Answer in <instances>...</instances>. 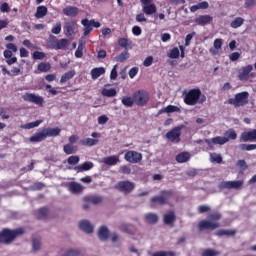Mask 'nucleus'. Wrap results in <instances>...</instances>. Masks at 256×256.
Wrapping results in <instances>:
<instances>
[{
    "label": "nucleus",
    "mask_w": 256,
    "mask_h": 256,
    "mask_svg": "<svg viewBox=\"0 0 256 256\" xmlns=\"http://www.w3.org/2000/svg\"><path fill=\"white\" fill-rule=\"evenodd\" d=\"M183 101L185 105L193 107L197 104L203 105L207 101V96L201 93V89L193 88L183 92Z\"/></svg>",
    "instance_id": "1"
},
{
    "label": "nucleus",
    "mask_w": 256,
    "mask_h": 256,
    "mask_svg": "<svg viewBox=\"0 0 256 256\" xmlns=\"http://www.w3.org/2000/svg\"><path fill=\"white\" fill-rule=\"evenodd\" d=\"M222 215L219 212H212L208 215L209 220H201L198 223L199 231H215V229H219L221 224L217 221H221Z\"/></svg>",
    "instance_id": "2"
},
{
    "label": "nucleus",
    "mask_w": 256,
    "mask_h": 256,
    "mask_svg": "<svg viewBox=\"0 0 256 256\" xmlns=\"http://www.w3.org/2000/svg\"><path fill=\"white\" fill-rule=\"evenodd\" d=\"M25 234V230L23 228L9 229L3 228L0 231V243L2 245H11L16 238Z\"/></svg>",
    "instance_id": "3"
},
{
    "label": "nucleus",
    "mask_w": 256,
    "mask_h": 256,
    "mask_svg": "<svg viewBox=\"0 0 256 256\" xmlns=\"http://www.w3.org/2000/svg\"><path fill=\"white\" fill-rule=\"evenodd\" d=\"M228 105H232L235 109H239V107H245V105H249V92L243 91L236 93L234 98H230L227 100Z\"/></svg>",
    "instance_id": "4"
},
{
    "label": "nucleus",
    "mask_w": 256,
    "mask_h": 256,
    "mask_svg": "<svg viewBox=\"0 0 256 256\" xmlns=\"http://www.w3.org/2000/svg\"><path fill=\"white\" fill-rule=\"evenodd\" d=\"M173 197V192L171 190H162L160 195L154 196L150 199V203L153 207H163L169 203V199Z\"/></svg>",
    "instance_id": "5"
},
{
    "label": "nucleus",
    "mask_w": 256,
    "mask_h": 256,
    "mask_svg": "<svg viewBox=\"0 0 256 256\" xmlns=\"http://www.w3.org/2000/svg\"><path fill=\"white\" fill-rule=\"evenodd\" d=\"M133 96L134 103L138 105V107H145V105L149 103L150 96L149 92H147L146 90H138L134 92Z\"/></svg>",
    "instance_id": "6"
},
{
    "label": "nucleus",
    "mask_w": 256,
    "mask_h": 256,
    "mask_svg": "<svg viewBox=\"0 0 256 256\" xmlns=\"http://www.w3.org/2000/svg\"><path fill=\"white\" fill-rule=\"evenodd\" d=\"M81 25H83L84 30H83V36L88 37V35H91V31H93V27L95 29H99L101 27V23L95 21L94 19L89 20L87 18H84L81 20Z\"/></svg>",
    "instance_id": "7"
},
{
    "label": "nucleus",
    "mask_w": 256,
    "mask_h": 256,
    "mask_svg": "<svg viewBox=\"0 0 256 256\" xmlns=\"http://www.w3.org/2000/svg\"><path fill=\"white\" fill-rule=\"evenodd\" d=\"M184 125L176 126L166 133V139L170 143H181V130L184 128Z\"/></svg>",
    "instance_id": "8"
},
{
    "label": "nucleus",
    "mask_w": 256,
    "mask_h": 256,
    "mask_svg": "<svg viewBox=\"0 0 256 256\" xmlns=\"http://www.w3.org/2000/svg\"><path fill=\"white\" fill-rule=\"evenodd\" d=\"M115 189H117V191H120V193H124L125 195L131 193V191H133V189H135V183L129 181V180H123V181H119L116 186Z\"/></svg>",
    "instance_id": "9"
},
{
    "label": "nucleus",
    "mask_w": 256,
    "mask_h": 256,
    "mask_svg": "<svg viewBox=\"0 0 256 256\" xmlns=\"http://www.w3.org/2000/svg\"><path fill=\"white\" fill-rule=\"evenodd\" d=\"M142 4V11L145 15L151 16L157 13V6L153 3V0H140Z\"/></svg>",
    "instance_id": "10"
},
{
    "label": "nucleus",
    "mask_w": 256,
    "mask_h": 256,
    "mask_svg": "<svg viewBox=\"0 0 256 256\" xmlns=\"http://www.w3.org/2000/svg\"><path fill=\"white\" fill-rule=\"evenodd\" d=\"M22 99H24L28 103H34L35 105H38V107H43V103H45L43 97L35 95L33 93H25L22 96Z\"/></svg>",
    "instance_id": "11"
},
{
    "label": "nucleus",
    "mask_w": 256,
    "mask_h": 256,
    "mask_svg": "<svg viewBox=\"0 0 256 256\" xmlns=\"http://www.w3.org/2000/svg\"><path fill=\"white\" fill-rule=\"evenodd\" d=\"M124 159L128 163H139L143 160V155L137 151L130 150L125 153Z\"/></svg>",
    "instance_id": "12"
},
{
    "label": "nucleus",
    "mask_w": 256,
    "mask_h": 256,
    "mask_svg": "<svg viewBox=\"0 0 256 256\" xmlns=\"http://www.w3.org/2000/svg\"><path fill=\"white\" fill-rule=\"evenodd\" d=\"M218 187L219 189H241L243 187V180L222 181Z\"/></svg>",
    "instance_id": "13"
},
{
    "label": "nucleus",
    "mask_w": 256,
    "mask_h": 256,
    "mask_svg": "<svg viewBox=\"0 0 256 256\" xmlns=\"http://www.w3.org/2000/svg\"><path fill=\"white\" fill-rule=\"evenodd\" d=\"M240 141L242 143L256 142V129L242 132Z\"/></svg>",
    "instance_id": "14"
},
{
    "label": "nucleus",
    "mask_w": 256,
    "mask_h": 256,
    "mask_svg": "<svg viewBox=\"0 0 256 256\" xmlns=\"http://www.w3.org/2000/svg\"><path fill=\"white\" fill-rule=\"evenodd\" d=\"M251 71H253V65H251V64L242 67L238 71V79H239V81H249Z\"/></svg>",
    "instance_id": "15"
},
{
    "label": "nucleus",
    "mask_w": 256,
    "mask_h": 256,
    "mask_svg": "<svg viewBox=\"0 0 256 256\" xmlns=\"http://www.w3.org/2000/svg\"><path fill=\"white\" fill-rule=\"evenodd\" d=\"M194 23L196 25H199L200 27H205L206 25H209L213 23V18L211 15H200L195 18Z\"/></svg>",
    "instance_id": "16"
},
{
    "label": "nucleus",
    "mask_w": 256,
    "mask_h": 256,
    "mask_svg": "<svg viewBox=\"0 0 256 256\" xmlns=\"http://www.w3.org/2000/svg\"><path fill=\"white\" fill-rule=\"evenodd\" d=\"M164 225H169L173 227L175 221H177V216L175 215L174 211H170L163 216Z\"/></svg>",
    "instance_id": "17"
},
{
    "label": "nucleus",
    "mask_w": 256,
    "mask_h": 256,
    "mask_svg": "<svg viewBox=\"0 0 256 256\" xmlns=\"http://www.w3.org/2000/svg\"><path fill=\"white\" fill-rule=\"evenodd\" d=\"M78 227L85 233H93V225H91L90 221L82 220L79 222Z\"/></svg>",
    "instance_id": "18"
},
{
    "label": "nucleus",
    "mask_w": 256,
    "mask_h": 256,
    "mask_svg": "<svg viewBox=\"0 0 256 256\" xmlns=\"http://www.w3.org/2000/svg\"><path fill=\"white\" fill-rule=\"evenodd\" d=\"M63 14L66 15V17H77V15H79V8L68 6L63 9Z\"/></svg>",
    "instance_id": "19"
},
{
    "label": "nucleus",
    "mask_w": 256,
    "mask_h": 256,
    "mask_svg": "<svg viewBox=\"0 0 256 256\" xmlns=\"http://www.w3.org/2000/svg\"><path fill=\"white\" fill-rule=\"evenodd\" d=\"M69 191H71V193H74L75 195H79L81 193H83V186L77 182H71L68 185Z\"/></svg>",
    "instance_id": "20"
},
{
    "label": "nucleus",
    "mask_w": 256,
    "mask_h": 256,
    "mask_svg": "<svg viewBox=\"0 0 256 256\" xmlns=\"http://www.w3.org/2000/svg\"><path fill=\"white\" fill-rule=\"evenodd\" d=\"M93 167H95L93 162H84L83 164L76 166L74 169L77 171V173H83V171H91Z\"/></svg>",
    "instance_id": "21"
},
{
    "label": "nucleus",
    "mask_w": 256,
    "mask_h": 256,
    "mask_svg": "<svg viewBox=\"0 0 256 256\" xmlns=\"http://www.w3.org/2000/svg\"><path fill=\"white\" fill-rule=\"evenodd\" d=\"M144 219L148 225H155L159 221V216L156 213L150 212L145 214Z\"/></svg>",
    "instance_id": "22"
},
{
    "label": "nucleus",
    "mask_w": 256,
    "mask_h": 256,
    "mask_svg": "<svg viewBox=\"0 0 256 256\" xmlns=\"http://www.w3.org/2000/svg\"><path fill=\"white\" fill-rule=\"evenodd\" d=\"M45 139H47V137L43 129L30 137L31 143H41V141H45Z\"/></svg>",
    "instance_id": "23"
},
{
    "label": "nucleus",
    "mask_w": 256,
    "mask_h": 256,
    "mask_svg": "<svg viewBox=\"0 0 256 256\" xmlns=\"http://www.w3.org/2000/svg\"><path fill=\"white\" fill-rule=\"evenodd\" d=\"M75 33V22H66L64 25V34L71 37Z\"/></svg>",
    "instance_id": "24"
},
{
    "label": "nucleus",
    "mask_w": 256,
    "mask_h": 256,
    "mask_svg": "<svg viewBox=\"0 0 256 256\" xmlns=\"http://www.w3.org/2000/svg\"><path fill=\"white\" fill-rule=\"evenodd\" d=\"M102 163L108 165L109 167H113L119 163V156L113 155L103 158Z\"/></svg>",
    "instance_id": "25"
},
{
    "label": "nucleus",
    "mask_w": 256,
    "mask_h": 256,
    "mask_svg": "<svg viewBox=\"0 0 256 256\" xmlns=\"http://www.w3.org/2000/svg\"><path fill=\"white\" fill-rule=\"evenodd\" d=\"M91 79L95 81V79H99L101 75H105V68L104 67H96L93 68L90 72Z\"/></svg>",
    "instance_id": "26"
},
{
    "label": "nucleus",
    "mask_w": 256,
    "mask_h": 256,
    "mask_svg": "<svg viewBox=\"0 0 256 256\" xmlns=\"http://www.w3.org/2000/svg\"><path fill=\"white\" fill-rule=\"evenodd\" d=\"M98 237L100 241H107L109 239V228L101 226L98 230Z\"/></svg>",
    "instance_id": "27"
},
{
    "label": "nucleus",
    "mask_w": 256,
    "mask_h": 256,
    "mask_svg": "<svg viewBox=\"0 0 256 256\" xmlns=\"http://www.w3.org/2000/svg\"><path fill=\"white\" fill-rule=\"evenodd\" d=\"M43 131L46 137H57L61 134V130L59 128H44Z\"/></svg>",
    "instance_id": "28"
},
{
    "label": "nucleus",
    "mask_w": 256,
    "mask_h": 256,
    "mask_svg": "<svg viewBox=\"0 0 256 256\" xmlns=\"http://www.w3.org/2000/svg\"><path fill=\"white\" fill-rule=\"evenodd\" d=\"M237 234V230H225V229H220L218 230L215 235H217V237H234V235Z\"/></svg>",
    "instance_id": "29"
},
{
    "label": "nucleus",
    "mask_w": 256,
    "mask_h": 256,
    "mask_svg": "<svg viewBox=\"0 0 256 256\" xmlns=\"http://www.w3.org/2000/svg\"><path fill=\"white\" fill-rule=\"evenodd\" d=\"M49 215V208L42 207L36 211V219L43 221Z\"/></svg>",
    "instance_id": "30"
},
{
    "label": "nucleus",
    "mask_w": 256,
    "mask_h": 256,
    "mask_svg": "<svg viewBox=\"0 0 256 256\" xmlns=\"http://www.w3.org/2000/svg\"><path fill=\"white\" fill-rule=\"evenodd\" d=\"M191 159V154L189 152H182L176 155L177 163H187Z\"/></svg>",
    "instance_id": "31"
},
{
    "label": "nucleus",
    "mask_w": 256,
    "mask_h": 256,
    "mask_svg": "<svg viewBox=\"0 0 256 256\" xmlns=\"http://www.w3.org/2000/svg\"><path fill=\"white\" fill-rule=\"evenodd\" d=\"M77 75V72L75 70H70L66 73H64L61 76L60 83H67V81H70V79H73Z\"/></svg>",
    "instance_id": "32"
},
{
    "label": "nucleus",
    "mask_w": 256,
    "mask_h": 256,
    "mask_svg": "<svg viewBox=\"0 0 256 256\" xmlns=\"http://www.w3.org/2000/svg\"><path fill=\"white\" fill-rule=\"evenodd\" d=\"M48 13V9L46 8V6H38L36 9V13H35V17L36 19H43V17H45V15H47Z\"/></svg>",
    "instance_id": "33"
},
{
    "label": "nucleus",
    "mask_w": 256,
    "mask_h": 256,
    "mask_svg": "<svg viewBox=\"0 0 256 256\" xmlns=\"http://www.w3.org/2000/svg\"><path fill=\"white\" fill-rule=\"evenodd\" d=\"M213 145H225V143H229V138L225 136H216L211 139Z\"/></svg>",
    "instance_id": "34"
},
{
    "label": "nucleus",
    "mask_w": 256,
    "mask_h": 256,
    "mask_svg": "<svg viewBox=\"0 0 256 256\" xmlns=\"http://www.w3.org/2000/svg\"><path fill=\"white\" fill-rule=\"evenodd\" d=\"M37 69L40 73H47L48 71H51V63L41 62L38 64Z\"/></svg>",
    "instance_id": "35"
},
{
    "label": "nucleus",
    "mask_w": 256,
    "mask_h": 256,
    "mask_svg": "<svg viewBox=\"0 0 256 256\" xmlns=\"http://www.w3.org/2000/svg\"><path fill=\"white\" fill-rule=\"evenodd\" d=\"M244 23H245V19H243V17H236L230 23V27H232V29H239V27H241Z\"/></svg>",
    "instance_id": "36"
},
{
    "label": "nucleus",
    "mask_w": 256,
    "mask_h": 256,
    "mask_svg": "<svg viewBox=\"0 0 256 256\" xmlns=\"http://www.w3.org/2000/svg\"><path fill=\"white\" fill-rule=\"evenodd\" d=\"M99 143V140L93 138H85L80 141V144L84 145L85 147H93Z\"/></svg>",
    "instance_id": "37"
},
{
    "label": "nucleus",
    "mask_w": 256,
    "mask_h": 256,
    "mask_svg": "<svg viewBox=\"0 0 256 256\" xmlns=\"http://www.w3.org/2000/svg\"><path fill=\"white\" fill-rule=\"evenodd\" d=\"M118 45L119 47H123L124 49H127V47H131V45H133V42L129 40V38H119Z\"/></svg>",
    "instance_id": "38"
},
{
    "label": "nucleus",
    "mask_w": 256,
    "mask_h": 256,
    "mask_svg": "<svg viewBox=\"0 0 256 256\" xmlns=\"http://www.w3.org/2000/svg\"><path fill=\"white\" fill-rule=\"evenodd\" d=\"M238 149H240V151H255L256 149V144H239L238 145Z\"/></svg>",
    "instance_id": "39"
},
{
    "label": "nucleus",
    "mask_w": 256,
    "mask_h": 256,
    "mask_svg": "<svg viewBox=\"0 0 256 256\" xmlns=\"http://www.w3.org/2000/svg\"><path fill=\"white\" fill-rule=\"evenodd\" d=\"M58 40L56 36H50L49 40L47 41L48 49H57Z\"/></svg>",
    "instance_id": "40"
},
{
    "label": "nucleus",
    "mask_w": 256,
    "mask_h": 256,
    "mask_svg": "<svg viewBox=\"0 0 256 256\" xmlns=\"http://www.w3.org/2000/svg\"><path fill=\"white\" fill-rule=\"evenodd\" d=\"M67 47H69L68 39L62 38V39L58 40L56 50H61V49L65 50V49H67Z\"/></svg>",
    "instance_id": "41"
},
{
    "label": "nucleus",
    "mask_w": 256,
    "mask_h": 256,
    "mask_svg": "<svg viewBox=\"0 0 256 256\" xmlns=\"http://www.w3.org/2000/svg\"><path fill=\"white\" fill-rule=\"evenodd\" d=\"M224 135L228 141H235V139H237V132H235L233 128L228 129Z\"/></svg>",
    "instance_id": "42"
},
{
    "label": "nucleus",
    "mask_w": 256,
    "mask_h": 256,
    "mask_svg": "<svg viewBox=\"0 0 256 256\" xmlns=\"http://www.w3.org/2000/svg\"><path fill=\"white\" fill-rule=\"evenodd\" d=\"M63 151L66 155H73V153L77 152V148L72 144H66L64 145Z\"/></svg>",
    "instance_id": "43"
},
{
    "label": "nucleus",
    "mask_w": 256,
    "mask_h": 256,
    "mask_svg": "<svg viewBox=\"0 0 256 256\" xmlns=\"http://www.w3.org/2000/svg\"><path fill=\"white\" fill-rule=\"evenodd\" d=\"M42 123H43V120H36L34 122L24 124L22 126V129H34V127H39Z\"/></svg>",
    "instance_id": "44"
},
{
    "label": "nucleus",
    "mask_w": 256,
    "mask_h": 256,
    "mask_svg": "<svg viewBox=\"0 0 256 256\" xmlns=\"http://www.w3.org/2000/svg\"><path fill=\"white\" fill-rule=\"evenodd\" d=\"M179 55V48L174 47L168 52L167 57H169V59H179Z\"/></svg>",
    "instance_id": "45"
},
{
    "label": "nucleus",
    "mask_w": 256,
    "mask_h": 256,
    "mask_svg": "<svg viewBox=\"0 0 256 256\" xmlns=\"http://www.w3.org/2000/svg\"><path fill=\"white\" fill-rule=\"evenodd\" d=\"M135 103L134 96L131 97H124L122 98V105L125 107H133V104Z\"/></svg>",
    "instance_id": "46"
},
{
    "label": "nucleus",
    "mask_w": 256,
    "mask_h": 256,
    "mask_svg": "<svg viewBox=\"0 0 256 256\" xmlns=\"http://www.w3.org/2000/svg\"><path fill=\"white\" fill-rule=\"evenodd\" d=\"M102 95H103V97H115L117 95V90H115V88L103 89Z\"/></svg>",
    "instance_id": "47"
},
{
    "label": "nucleus",
    "mask_w": 256,
    "mask_h": 256,
    "mask_svg": "<svg viewBox=\"0 0 256 256\" xmlns=\"http://www.w3.org/2000/svg\"><path fill=\"white\" fill-rule=\"evenodd\" d=\"M129 58V53L128 52H122L118 56L115 57V60L118 61V63H123L127 61Z\"/></svg>",
    "instance_id": "48"
},
{
    "label": "nucleus",
    "mask_w": 256,
    "mask_h": 256,
    "mask_svg": "<svg viewBox=\"0 0 256 256\" xmlns=\"http://www.w3.org/2000/svg\"><path fill=\"white\" fill-rule=\"evenodd\" d=\"M88 201L89 203H92V205H99V203L103 202V198L100 196H90Z\"/></svg>",
    "instance_id": "49"
},
{
    "label": "nucleus",
    "mask_w": 256,
    "mask_h": 256,
    "mask_svg": "<svg viewBox=\"0 0 256 256\" xmlns=\"http://www.w3.org/2000/svg\"><path fill=\"white\" fill-rule=\"evenodd\" d=\"M166 113H181V108L175 105L166 106Z\"/></svg>",
    "instance_id": "50"
},
{
    "label": "nucleus",
    "mask_w": 256,
    "mask_h": 256,
    "mask_svg": "<svg viewBox=\"0 0 256 256\" xmlns=\"http://www.w3.org/2000/svg\"><path fill=\"white\" fill-rule=\"evenodd\" d=\"M173 251H157L152 254V256H175Z\"/></svg>",
    "instance_id": "51"
},
{
    "label": "nucleus",
    "mask_w": 256,
    "mask_h": 256,
    "mask_svg": "<svg viewBox=\"0 0 256 256\" xmlns=\"http://www.w3.org/2000/svg\"><path fill=\"white\" fill-rule=\"evenodd\" d=\"M45 57H46L45 52H41V51H35V52H33V54H32V58H33L34 60H40V61H42V59H44Z\"/></svg>",
    "instance_id": "52"
},
{
    "label": "nucleus",
    "mask_w": 256,
    "mask_h": 256,
    "mask_svg": "<svg viewBox=\"0 0 256 256\" xmlns=\"http://www.w3.org/2000/svg\"><path fill=\"white\" fill-rule=\"evenodd\" d=\"M212 163H223V157L220 154L213 153L211 154Z\"/></svg>",
    "instance_id": "53"
},
{
    "label": "nucleus",
    "mask_w": 256,
    "mask_h": 256,
    "mask_svg": "<svg viewBox=\"0 0 256 256\" xmlns=\"http://www.w3.org/2000/svg\"><path fill=\"white\" fill-rule=\"evenodd\" d=\"M0 11H1V13H9V11H11V7H9V3L1 2L0 3Z\"/></svg>",
    "instance_id": "54"
},
{
    "label": "nucleus",
    "mask_w": 256,
    "mask_h": 256,
    "mask_svg": "<svg viewBox=\"0 0 256 256\" xmlns=\"http://www.w3.org/2000/svg\"><path fill=\"white\" fill-rule=\"evenodd\" d=\"M236 165L237 167L242 169V171H247V169H249V165H247V162L245 160H238Z\"/></svg>",
    "instance_id": "55"
},
{
    "label": "nucleus",
    "mask_w": 256,
    "mask_h": 256,
    "mask_svg": "<svg viewBox=\"0 0 256 256\" xmlns=\"http://www.w3.org/2000/svg\"><path fill=\"white\" fill-rule=\"evenodd\" d=\"M32 249L33 251H39L41 249V241L39 239L32 240Z\"/></svg>",
    "instance_id": "56"
},
{
    "label": "nucleus",
    "mask_w": 256,
    "mask_h": 256,
    "mask_svg": "<svg viewBox=\"0 0 256 256\" xmlns=\"http://www.w3.org/2000/svg\"><path fill=\"white\" fill-rule=\"evenodd\" d=\"M51 33L54 35H59L61 33V22H57L55 26L51 29Z\"/></svg>",
    "instance_id": "57"
},
{
    "label": "nucleus",
    "mask_w": 256,
    "mask_h": 256,
    "mask_svg": "<svg viewBox=\"0 0 256 256\" xmlns=\"http://www.w3.org/2000/svg\"><path fill=\"white\" fill-rule=\"evenodd\" d=\"M120 231H122V233H129L131 234V225L128 224H122L119 226Z\"/></svg>",
    "instance_id": "58"
},
{
    "label": "nucleus",
    "mask_w": 256,
    "mask_h": 256,
    "mask_svg": "<svg viewBox=\"0 0 256 256\" xmlns=\"http://www.w3.org/2000/svg\"><path fill=\"white\" fill-rule=\"evenodd\" d=\"M137 73H139V68L138 67H133L129 70L128 75H129L130 79H135Z\"/></svg>",
    "instance_id": "59"
},
{
    "label": "nucleus",
    "mask_w": 256,
    "mask_h": 256,
    "mask_svg": "<svg viewBox=\"0 0 256 256\" xmlns=\"http://www.w3.org/2000/svg\"><path fill=\"white\" fill-rule=\"evenodd\" d=\"M67 161L69 165H77L79 163V156H70Z\"/></svg>",
    "instance_id": "60"
},
{
    "label": "nucleus",
    "mask_w": 256,
    "mask_h": 256,
    "mask_svg": "<svg viewBox=\"0 0 256 256\" xmlns=\"http://www.w3.org/2000/svg\"><path fill=\"white\" fill-rule=\"evenodd\" d=\"M144 67H151L153 65V56H148L143 61Z\"/></svg>",
    "instance_id": "61"
},
{
    "label": "nucleus",
    "mask_w": 256,
    "mask_h": 256,
    "mask_svg": "<svg viewBox=\"0 0 256 256\" xmlns=\"http://www.w3.org/2000/svg\"><path fill=\"white\" fill-rule=\"evenodd\" d=\"M120 172H122L123 175H131V167L123 165L120 167Z\"/></svg>",
    "instance_id": "62"
},
{
    "label": "nucleus",
    "mask_w": 256,
    "mask_h": 256,
    "mask_svg": "<svg viewBox=\"0 0 256 256\" xmlns=\"http://www.w3.org/2000/svg\"><path fill=\"white\" fill-rule=\"evenodd\" d=\"M218 252L212 249H206L202 252V256H215Z\"/></svg>",
    "instance_id": "63"
},
{
    "label": "nucleus",
    "mask_w": 256,
    "mask_h": 256,
    "mask_svg": "<svg viewBox=\"0 0 256 256\" xmlns=\"http://www.w3.org/2000/svg\"><path fill=\"white\" fill-rule=\"evenodd\" d=\"M117 65H114L111 72H110V79L111 81H115L117 79Z\"/></svg>",
    "instance_id": "64"
}]
</instances>
